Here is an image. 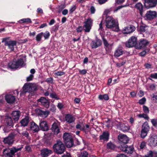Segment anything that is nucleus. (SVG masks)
I'll return each instance as SVG.
<instances>
[{"instance_id": "9b49d317", "label": "nucleus", "mask_w": 157, "mask_h": 157, "mask_svg": "<svg viewBox=\"0 0 157 157\" xmlns=\"http://www.w3.org/2000/svg\"><path fill=\"white\" fill-rule=\"evenodd\" d=\"M137 44L136 37L132 36L128 39V41L126 42L125 45L127 47L132 48L135 46Z\"/></svg>"}, {"instance_id": "2f4dec72", "label": "nucleus", "mask_w": 157, "mask_h": 157, "mask_svg": "<svg viewBox=\"0 0 157 157\" xmlns=\"http://www.w3.org/2000/svg\"><path fill=\"white\" fill-rule=\"evenodd\" d=\"M8 67L12 69H16L18 68L15 59H13V60L10 62L8 63Z\"/></svg>"}, {"instance_id": "79ce46f5", "label": "nucleus", "mask_w": 157, "mask_h": 157, "mask_svg": "<svg viewBox=\"0 0 157 157\" xmlns=\"http://www.w3.org/2000/svg\"><path fill=\"white\" fill-rule=\"evenodd\" d=\"M135 8L138 10H143V6L142 4L140 2L136 3L135 6Z\"/></svg>"}, {"instance_id": "6e6552de", "label": "nucleus", "mask_w": 157, "mask_h": 157, "mask_svg": "<svg viewBox=\"0 0 157 157\" xmlns=\"http://www.w3.org/2000/svg\"><path fill=\"white\" fill-rule=\"evenodd\" d=\"M150 128V127L147 122H145L143 124L140 135L141 137L142 138H144L147 136Z\"/></svg>"}, {"instance_id": "f8f14e48", "label": "nucleus", "mask_w": 157, "mask_h": 157, "mask_svg": "<svg viewBox=\"0 0 157 157\" xmlns=\"http://www.w3.org/2000/svg\"><path fill=\"white\" fill-rule=\"evenodd\" d=\"M85 127L86 128L82 123L79 122L77 124L75 127L76 129H79L87 134L89 131L90 126L88 124H86L85 125Z\"/></svg>"}, {"instance_id": "72a5a7b5", "label": "nucleus", "mask_w": 157, "mask_h": 157, "mask_svg": "<svg viewBox=\"0 0 157 157\" xmlns=\"http://www.w3.org/2000/svg\"><path fill=\"white\" fill-rule=\"evenodd\" d=\"M12 118L10 117H8L6 119V125L10 127H12L13 126V123Z\"/></svg>"}, {"instance_id": "ea45409f", "label": "nucleus", "mask_w": 157, "mask_h": 157, "mask_svg": "<svg viewBox=\"0 0 157 157\" xmlns=\"http://www.w3.org/2000/svg\"><path fill=\"white\" fill-rule=\"evenodd\" d=\"M43 35V32H41L37 34L36 37V41L37 42L40 41Z\"/></svg>"}, {"instance_id": "680f3d73", "label": "nucleus", "mask_w": 157, "mask_h": 157, "mask_svg": "<svg viewBox=\"0 0 157 157\" xmlns=\"http://www.w3.org/2000/svg\"><path fill=\"white\" fill-rule=\"evenodd\" d=\"M146 146V143L144 141L142 142L140 145V147L141 149H143Z\"/></svg>"}, {"instance_id": "864d4df0", "label": "nucleus", "mask_w": 157, "mask_h": 157, "mask_svg": "<svg viewBox=\"0 0 157 157\" xmlns=\"http://www.w3.org/2000/svg\"><path fill=\"white\" fill-rule=\"evenodd\" d=\"M152 98L155 103H157V93L153 94L151 96Z\"/></svg>"}, {"instance_id": "412c9836", "label": "nucleus", "mask_w": 157, "mask_h": 157, "mask_svg": "<svg viewBox=\"0 0 157 157\" xmlns=\"http://www.w3.org/2000/svg\"><path fill=\"white\" fill-rule=\"evenodd\" d=\"M149 42L145 39H142L140 40L138 44H137V47L139 49H141L146 47L149 44Z\"/></svg>"}, {"instance_id": "09e8293b", "label": "nucleus", "mask_w": 157, "mask_h": 157, "mask_svg": "<svg viewBox=\"0 0 157 157\" xmlns=\"http://www.w3.org/2000/svg\"><path fill=\"white\" fill-rule=\"evenodd\" d=\"M143 110L144 113L146 114H148L149 113V110L148 108L145 105L143 106Z\"/></svg>"}, {"instance_id": "de8ad7c7", "label": "nucleus", "mask_w": 157, "mask_h": 157, "mask_svg": "<svg viewBox=\"0 0 157 157\" xmlns=\"http://www.w3.org/2000/svg\"><path fill=\"white\" fill-rule=\"evenodd\" d=\"M20 21H22V23L27 22L30 23H32V21H31V19L29 18L23 19H21Z\"/></svg>"}, {"instance_id": "5701e85b", "label": "nucleus", "mask_w": 157, "mask_h": 157, "mask_svg": "<svg viewBox=\"0 0 157 157\" xmlns=\"http://www.w3.org/2000/svg\"><path fill=\"white\" fill-rule=\"evenodd\" d=\"M5 99L9 104H13L16 99L15 96L12 94H7L5 96Z\"/></svg>"}, {"instance_id": "c756f323", "label": "nucleus", "mask_w": 157, "mask_h": 157, "mask_svg": "<svg viewBox=\"0 0 157 157\" xmlns=\"http://www.w3.org/2000/svg\"><path fill=\"white\" fill-rule=\"evenodd\" d=\"M30 128L33 131V132H37L39 130V126L33 121L31 123Z\"/></svg>"}, {"instance_id": "aec40b11", "label": "nucleus", "mask_w": 157, "mask_h": 157, "mask_svg": "<svg viewBox=\"0 0 157 157\" xmlns=\"http://www.w3.org/2000/svg\"><path fill=\"white\" fill-rule=\"evenodd\" d=\"M116 126L117 128H120V130L123 132H128L130 129V127L128 124L121 122H119Z\"/></svg>"}, {"instance_id": "f03ea898", "label": "nucleus", "mask_w": 157, "mask_h": 157, "mask_svg": "<svg viewBox=\"0 0 157 157\" xmlns=\"http://www.w3.org/2000/svg\"><path fill=\"white\" fill-rule=\"evenodd\" d=\"M53 151L58 154H63L65 150V147L63 142L60 140H57L56 143L52 147Z\"/></svg>"}, {"instance_id": "f257e3e1", "label": "nucleus", "mask_w": 157, "mask_h": 157, "mask_svg": "<svg viewBox=\"0 0 157 157\" xmlns=\"http://www.w3.org/2000/svg\"><path fill=\"white\" fill-rule=\"evenodd\" d=\"M110 10H105L104 15L106 14L105 19V25L108 29H112L115 28L117 31L119 30L118 24L115 19L112 17L107 16Z\"/></svg>"}, {"instance_id": "dca6fc26", "label": "nucleus", "mask_w": 157, "mask_h": 157, "mask_svg": "<svg viewBox=\"0 0 157 157\" xmlns=\"http://www.w3.org/2000/svg\"><path fill=\"white\" fill-rule=\"evenodd\" d=\"M35 112L38 116L42 117H47L50 113L48 111H44L38 108L35 109Z\"/></svg>"}, {"instance_id": "bf43d9fd", "label": "nucleus", "mask_w": 157, "mask_h": 157, "mask_svg": "<svg viewBox=\"0 0 157 157\" xmlns=\"http://www.w3.org/2000/svg\"><path fill=\"white\" fill-rule=\"evenodd\" d=\"M79 74L81 75H84L86 74L87 73V71L86 69H83L81 70H79Z\"/></svg>"}, {"instance_id": "4c0bfd02", "label": "nucleus", "mask_w": 157, "mask_h": 157, "mask_svg": "<svg viewBox=\"0 0 157 157\" xmlns=\"http://www.w3.org/2000/svg\"><path fill=\"white\" fill-rule=\"evenodd\" d=\"M98 98L100 100H101L103 99L105 100H108L109 99L108 95L106 94L104 95H99Z\"/></svg>"}, {"instance_id": "5fc2aeb1", "label": "nucleus", "mask_w": 157, "mask_h": 157, "mask_svg": "<svg viewBox=\"0 0 157 157\" xmlns=\"http://www.w3.org/2000/svg\"><path fill=\"white\" fill-rule=\"evenodd\" d=\"M83 26H78L76 29V30L77 33H80L82 32L84 28Z\"/></svg>"}, {"instance_id": "cd10ccee", "label": "nucleus", "mask_w": 157, "mask_h": 157, "mask_svg": "<svg viewBox=\"0 0 157 157\" xmlns=\"http://www.w3.org/2000/svg\"><path fill=\"white\" fill-rule=\"evenodd\" d=\"M124 52L123 50L121 47H119L117 48L115 51L114 56L115 58H117L123 55Z\"/></svg>"}, {"instance_id": "4be33fe9", "label": "nucleus", "mask_w": 157, "mask_h": 157, "mask_svg": "<svg viewBox=\"0 0 157 157\" xmlns=\"http://www.w3.org/2000/svg\"><path fill=\"white\" fill-rule=\"evenodd\" d=\"M51 129L52 132H53L54 134H58L60 132L58 123L54 122L52 125Z\"/></svg>"}, {"instance_id": "4d7b16f0", "label": "nucleus", "mask_w": 157, "mask_h": 157, "mask_svg": "<svg viewBox=\"0 0 157 157\" xmlns=\"http://www.w3.org/2000/svg\"><path fill=\"white\" fill-rule=\"evenodd\" d=\"M151 122L154 126H157V119H154L151 120Z\"/></svg>"}, {"instance_id": "3c124183", "label": "nucleus", "mask_w": 157, "mask_h": 157, "mask_svg": "<svg viewBox=\"0 0 157 157\" xmlns=\"http://www.w3.org/2000/svg\"><path fill=\"white\" fill-rule=\"evenodd\" d=\"M146 99L145 97L139 100V103L141 105H143L145 103Z\"/></svg>"}, {"instance_id": "c9c22d12", "label": "nucleus", "mask_w": 157, "mask_h": 157, "mask_svg": "<svg viewBox=\"0 0 157 157\" xmlns=\"http://www.w3.org/2000/svg\"><path fill=\"white\" fill-rule=\"evenodd\" d=\"M16 62L18 68L20 67H22L24 64L23 59L22 58L18 59L17 60H16Z\"/></svg>"}, {"instance_id": "8fccbe9b", "label": "nucleus", "mask_w": 157, "mask_h": 157, "mask_svg": "<svg viewBox=\"0 0 157 157\" xmlns=\"http://www.w3.org/2000/svg\"><path fill=\"white\" fill-rule=\"evenodd\" d=\"M153 151H152L150 150L144 157H153Z\"/></svg>"}, {"instance_id": "69168bd1", "label": "nucleus", "mask_w": 157, "mask_h": 157, "mask_svg": "<svg viewBox=\"0 0 157 157\" xmlns=\"http://www.w3.org/2000/svg\"><path fill=\"white\" fill-rule=\"evenodd\" d=\"M53 78H52L50 77V78H47L46 80V82H47L48 83H53Z\"/></svg>"}, {"instance_id": "9d476101", "label": "nucleus", "mask_w": 157, "mask_h": 157, "mask_svg": "<svg viewBox=\"0 0 157 157\" xmlns=\"http://www.w3.org/2000/svg\"><path fill=\"white\" fill-rule=\"evenodd\" d=\"M86 20L84 22V24L83 27L85 28L84 30L85 32H89L91 29L92 25L93 20L90 18H88L86 19Z\"/></svg>"}, {"instance_id": "a19ab883", "label": "nucleus", "mask_w": 157, "mask_h": 157, "mask_svg": "<svg viewBox=\"0 0 157 157\" xmlns=\"http://www.w3.org/2000/svg\"><path fill=\"white\" fill-rule=\"evenodd\" d=\"M138 117L140 118H143L146 120H148L149 119L148 116L145 113H140L138 115Z\"/></svg>"}, {"instance_id": "473e14b6", "label": "nucleus", "mask_w": 157, "mask_h": 157, "mask_svg": "<svg viewBox=\"0 0 157 157\" xmlns=\"http://www.w3.org/2000/svg\"><path fill=\"white\" fill-rule=\"evenodd\" d=\"M29 87V83H25L22 87V91H21L20 95H21L23 94H25L27 92H28Z\"/></svg>"}, {"instance_id": "338daca9", "label": "nucleus", "mask_w": 157, "mask_h": 157, "mask_svg": "<svg viewBox=\"0 0 157 157\" xmlns=\"http://www.w3.org/2000/svg\"><path fill=\"white\" fill-rule=\"evenodd\" d=\"M56 109V108L55 106L54 105H52L51 106V107L50 108V110L53 112H55Z\"/></svg>"}, {"instance_id": "13d9d810", "label": "nucleus", "mask_w": 157, "mask_h": 157, "mask_svg": "<svg viewBox=\"0 0 157 157\" xmlns=\"http://www.w3.org/2000/svg\"><path fill=\"white\" fill-rule=\"evenodd\" d=\"M34 76L32 74H30L29 76L26 78V81L27 82L30 81L32 80Z\"/></svg>"}, {"instance_id": "e2e57ef3", "label": "nucleus", "mask_w": 157, "mask_h": 157, "mask_svg": "<svg viewBox=\"0 0 157 157\" xmlns=\"http://www.w3.org/2000/svg\"><path fill=\"white\" fill-rule=\"evenodd\" d=\"M150 77L154 79H157V73L151 74L150 75Z\"/></svg>"}, {"instance_id": "603ef678", "label": "nucleus", "mask_w": 157, "mask_h": 157, "mask_svg": "<svg viewBox=\"0 0 157 157\" xmlns=\"http://www.w3.org/2000/svg\"><path fill=\"white\" fill-rule=\"evenodd\" d=\"M11 127L6 125L3 128V130L5 132H8L10 131V128Z\"/></svg>"}, {"instance_id": "39448f33", "label": "nucleus", "mask_w": 157, "mask_h": 157, "mask_svg": "<svg viewBox=\"0 0 157 157\" xmlns=\"http://www.w3.org/2000/svg\"><path fill=\"white\" fill-rule=\"evenodd\" d=\"M63 138L65 145L67 148H70L75 146L73 139L68 133H64Z\"/></svg>"}, {"instance_id": "423d86ee", "label": "nucleus", "mask_w": 157, "mask_h": 157, "mask_svg": "<svg viewBox=\"0 0 157 157\" xmlns=\"http://www.w3.org/2000/svg\"><path fill=\"white\" fill-rule=\"evenodd\" d=\"M16 136L14 132H11L7 137L3 138L2 142L4 144L11 145L13 143Z\"/></svg>"}, {"instance_id": "4468645a", "label": "nucleus", "mask_w": 157, "mask_h": 157, "mask_svg": "<svg viewBox=\"0 0 157 157\" xmlns=\"http://www.w3.org/2000/svg\"><path fill=\"white\" fill-rule=\"evenodd\" d=\"M144 7L146 9L155 7L157 3V0H144Z\"/></svg>"}, {"instance_id": "2eb2a0df", "label": "nucleus", "mask_w": 157, "mask_h": 157, "mask_svg": "<svg viewBox=\"0 0 157 157\" xmlns=\"http://www.w3.org/2000/svg\"><path fill=\"white\" fill-rule=\"evenodd\" d=\"M145 17L147 20L151 21L157 17V13L154 11L149 10L146 14Z\"/></svg>"}, {"instance_id": "a18cd8bd", "label": "nucleus", "mask_w": 157, "mask_h": 157, "mask_svg": "<svg viewBox=\"0 0 157 157\" xmlns=\"http://www.w3.org/2000/svg\"><path fill=\"white\" fill-rule=\"evenodd\" d=\"M102 39L105 46L106 48L108 47L109 44L104 36L102 37Z\"/></svg>"}, {"instance_id": "a211bd4d", "label": "nucleus", "mask_w": 157, "mask_h": 157, "mask_svg": "<svg viewBox=\"0 0 157 157\" xmlns=\"http://www.w3.org/2000/svg\"><path fill=\"white\" fill-rule=\"evenodd\" d=\"M40 155L42 157H48L53 153L52 150L47 148L42 149L40 151Z\"/></svg>"}, {"instance_id": "393cba45", "label": "nucleus", "mask_w": 157, "mask_h": 157, "mask_svg": "<svg viewBox=\"0 0 157 157\" xmlns=\"http://www.w3.org/2000/svg\"><path fill=\"white\" fill-rule=\"evenodd\" d=\"M65 119L67 123L70 124L74 122L75 121V118L72 114H67L65 116Z\"/></svg>"}, {"instance_id": "c85d7f7f", "label": "nucleus", "mask_w": 157, "mask_h": 157, "mask_svg": "<svg viewBox=\"0 0 157 157\" xmlns=\"http://www.w3.org/2000/svg\"><path fill=\"white\" fill-rule=\"evenodd\" d=\"M40 127L41 130L43 131H47L48 130V126L46 121H42L40 123Z\"/></svg>"}, {"instance_id": "052dcab7", "label": "nucleus", "mask_w": 157, "mask_h": 157, "mask_svg": "<svg viewBox=\"0 0 157 157\" xmlns=\"http://www.w3.org/2000/svg\"><path fill=\"white\" fill-rule=\"evenodd\" d=\"M22 135L23 136L28 138L29 136V134L28 132L26 131H23L22 133Z\"/></svg>"}, {"instance_id": "37998d69", "label": "nucleus", "mask_w": 157, "mask_h": 157, "mask_svg": "<svg viewBox=\"0 0 157 157\" xmlns=\"http://www.w3.org/2000/svg\"><path fill=\"white\" fill-rule=\"evenodd\" d=\"M149 51L150 49L149 48L144 50L140 53V56H144L147 53L149 52Z\"/></svg>"}, {"instance_id": "a878e982", "label": "nucleus", "mask_w": 157, "mask_h": 157, "mask_svg": "<svg viewBox=\"0 0 157 157\" xmlns=\"http://www.w3.org/2000/svg\"><path fill=\"white\" fill-rule=\"evenodd\" d=\"M101 40L97 38L95 41L93 40L90 44L92 48H96L101 46Z\"/></svg>"}, {"instance_id": "0e129e2a", "label": "nucleus", "mask_w": 157, "mask_h": 157, "mask_svg": "<svg viewBox=\"0 0 157 157\" xmlns=\"http://www.w3.org/2000/svg\"><path fill=\"white\" fill-rule=\"evenodd\" d=\"M25 150L28 152H30L32 150L31 147L29 145H26L25 147Z\"/></svg>"}, {"instance_id": "6ab92c4d", "label": "nucleus", "mask_w": 157, "mask_h": 157, "mask_svg": "<svg viewBox=\"0 0 157 157\" xmlns=\"http://www.w3.org/2000/svg\"><path fill=\"white\" fill-rule=\"evenodd\" d=\"M110 133L108 131L103 132L99 136V140H103L104 142H107L109 141V138Z\"/></svg>"}, {"instance_id": "ddd939ff", "label": "nucleus", "mask_w": 157, "mask_h": 157, "mask_svg": "<svg viewBox=\"0 0 157 157\" xmlns=\"http://www.w3.org/2000/svg\"><path fill=\"white\" fill-rule=\"evenodd\" d=\"M38 102H40L41 105L45 107L46 108H48L50 105V101L48 99H47L45 97H42L37 100Z\"/></svg>"}, {"instance_id": "0eeeda50", "label": "nucleus", "mask_w": 157, "mask_h": 157, "mask_svg": "<svg viewBox=\"0 0 157 157\" xmlns=\"http://www.w3.org/2000/svg\"><path fill=\"white\" fill-rule=\"evenodd\" d=\"M148 145L151 147L157 146V135L155 133H151L147 140Z\"/></svg>"}, {"instance_id": "e433bc0d", "label": "nucleus", "mask_w": 157, "mask_h": 157, "mask_svg": "<svg viewBox=\"0 0 157 157\" xmlns=\"http://www.w3.org/2000/svg\"><path fill=\"white\" fill-rule=\"evenodd\" d=\"M28 92L31 93L36 91L37 90V88L36 86H34L29 83V87Z\"/></svg>"}, {"instance_id": "7ed1b4c3", "label": "nucleus", "mask_w": 157, "mask_h": 157, "mask_svg": "<svg viewBox=\"0 0 157 157\" xmlns=\"http://www.w3.org/2000/svg\"><path fill=\"white\" fill-rule=\"evenodd\" d=\"M22 147L19 148H16L15 147H13L10 148L8 147L4 149L3 151V154L6 157H13V156L15 153L18 151L21 150Z\"/></svg>"}, {"instance_id": "6e6d98bb", "label": "nucleus", "mask_w": 157, "mask_h": 157, "mask_svg": "<svg viewBox=\"0 0 157 157\" xmlns=\"http://www.w3.org/2000/svg\"><path fill=\"white\" fill-rule=\"evenodd\" d=\"M65 74V73L63 71H58L56 72L55 74V75L57 76H61L62 75H64Z\"/></svg>"}, {"instance_id": "c03bdc74", "label": "nucleus", "mask_w": 157, "mask_h": 157, "mask_svg": "<svg viewBox=\"0 0 157 157\" xmlns=\"http://www.w3.org/2000/svg\"><path fill=\"white\" fill-rule=\"evenodd\" d=\"M43 36L45 40H47L49 38L50 36V34L49 32L48 31H46L45 33H43Z\"/></svg>"}, {"instance_id": "774afa93", "label": "nucleus", "mask_w": 157, "mask_h": 157, "mask_svg": "<svg viewBox=\"0 0 157 157\" xmlns=\"http://www.w3.org/2000/svg\"><path fill=\"white\" fill-rule=\"evenodd\" d=\"M65 6L66 5L65 3L61 4L59 6V10H63L64 8H65Z\"/></svg>"}, {"instance_id": "f3484780", "label": "nucleus", "mask_w": 157, "mask_h": 157, "mask_svg": "<svg viewBox=\"0 0 157 157\" xmlns=\"http://www.w3.org/2000/svg\"><path fill=\"white\" fill-rule=\"evenodd\" d=\"M120 149L122 151L127 153L132 154L134 148L133 146H128L127 145H124V146L119 147Z\"/></svg>"}, {"instance_id": "b1692460", "label": "nucleus", "mask_w": 157, "mask_h": 157, "mask_svg": "<svg viewBox=\"0 0 157 157\" xmlns=\"http://www.w3.org/2000/svg\"><path fill=\"white\" fill-rule=\"evenodd\" d=\"M135 29L136 28L134 26L130 25L127 26L123 30V32L124 34H129L133 32Z\"/></svg>"}, {"instance_id": "bb28decb", "label": "nucleus", "mask_w": 157, "mask_h": 157, "mask_svg": "<svg viewBox=\"0 0 157 157\" xmlns=\"http://www.w3.org/2000/svg\"><path fill=\"white\" fill-rule=\"evenodd\" d=\"M21 114V113L19 110L13 111L11 113L12 118L16 122L19 119Z\"/></svg>"}, {"instance_id": "1a4fd4ad", "label": "nucleus", "mask_w": 157, "mask_h": 157, "mask_svg": "<svg viewBox=\"0 0 157 157\" xmlns=\"http://www.w3.org/2000/svg\"><path fill=\"white\" fill-rule=\"evenodd\" d=\"M118 142L120 144V147L124 146L128 142L129 139L126 135L123 134H120L118 136Z\"/></svg>"}, {"instance_id": "49530a36", "label": "nucleus", "mask_w": 157, "mask_h": 157, "mask_svg": "<svg viewBox=\"0 0 157 157\" xmlns=\"http://www.w3.org/2000/svg\"><path fill=\"white\" fill-rule=\"evenodd\" d=\"M88 152L86 151H84L81 152L78 157H88Z\"/></svg>"}, {"instance_id": "20e7f679", "label": "nucleus", "mask_w": 157, "mask_h": 157, "mask_svg": "<svg viewBox=\"0 0 157 157\" xmlns=\"http://www.w3.org/2000/svg\"><path fill=\"white\" fill-rule=\"evenodd\" d=\"M10 38V37L3 38L2 39V42L5 43L4 45L5 46H8V48L11 51H13L14 49V46H16L17 42L16 40H8Z\"/></svg>"}, {"instance_id": "58836bf2", "label": "nucleus", "mask_w": 157, "mask_h": 157, "mask_svg": "<svg viewBox=\"0 0 157 157\" xmlns=\"http://www.w3.org/2000/svg\"><path fill=\"white\" fill-rule=\"evenodd\" d=\"M50 97L52 98H54L57 100H59L60 98L59 97L56 93H50Z\"/></svg>"}, {"instance_id": "f704fd0d", "label": "nucleus", "mask_w": 157, "mask_h": 157, "mask_svg": "<svg viewBox=\"0 0 157 157\" xmlns=\"http://www.w3.org/2000/svg\"><path fill=\"white\" fill-rule=\"evenodd\" d=\"M106 147L107 149L114 150L116 147V145L111 141H110L107 144Z\"/></svg>"}, {"instance_id": "7c9ffc66", "label": "nucleus", "mask_w": 157, "mask_h": 157, "mask_svg": "<svg viewBox=\"0 0 157 157\" xmlns=\"http://www.w3.org/2000/svg\"><path fill=\"white\" fill-rule=\"evenodd\" d=\"M29 122V118L28 116H26L25 118L22 119L20 121V123L21 126L23 127H25L28 125Z\"/></svg>"}]
</instances>
